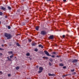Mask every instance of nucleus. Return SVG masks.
Listing matches in <instances>:
<instances>
[{"instance_id": "c03bdc74", "label": "nucleus", "mask_w": 79, "mask_h": 79, "mask_svg": "<svg viewBox=\"0 0 79 79\" xmlns=\"http://www.w3.org/2000/svg\"><path fill=\"white\" fill-rule=\"evenodd\" d=\"M1 24V21H0V24Z\"/></svg>"}, {"instance_id": "0eeeda50", "label": "nucleus", "mask_w": 79, "mask_h": 79, "mask_svg": "<svg viewBox=\"0 0 79 79\" xmlns=\"http://www.w3.org/2000/svg\"><path fill=\"white\" fill-rule=\"evenodd\" d=\"M49 39H53V35H51L49 37Z\"/></svg>"}, {"instance_id": "72a5a7b5", "label": "nucleus", "mask_w": 79, "mask_h": 79, "mask_svg": "<svg viewBox=\"0 0 79 79\" xmlns=\"http://www.w3.org/2000/svg\"><path fill=\"white\" fill-rule=\"evenodd\" d=\"M2 47H5V45L2 44Z\"/></svg>"}, {"instance_id": "f8f14e48", "label": "nucleus", "mask_w": 79, "mask_h": 79, "mask_svg": "<svg viewBox=\"0 0 79 79\" xmlns=\"http://www.w3.org/2000/svg\"><path fill=\"white\" fill-rule=\"evenodd\" d=\"M59 65L60 66H64V64L62 63H60V64Z\"/></svg>"}, {"instance_id": "aec40b11", "label": "nucleus", "mask_w": 79, "mask_h": 79, "mask_svg": "<svg viewBox=\"0 0 79 79\" xmlns=\"http://www.w3.org/2000/svg\"><path fill=\"white\" fill-rule=\"evenodd\" d=\"M2 74H3V72L1 71H0V75H2Z\"/></svg>"}, {"instance_id": "e433bc0d", "label": "nucleus", "mask_w": 79, "mask_h": 79, "mask_svg": "<svg viewBox=\"0 0 79 79\" xmlns=\"http://www.w3.org/2000/svg\"><path fill=\"white\" fill-rule=\"evenodd\" d=\"M53 54H54L55 55V54H56V52H53Z\"/></svg>"}, {"instance_id": "ddd939ff", "label": "nucleus", "mask_w": 79, "mask_h": 79, "mask_svg": "<svg viewBox=\"0 0 79 79\" xmlns=\"http://www.w3.org/2000/svg\"><path fill=\"white\" fill-rule=\"evenodd\" d=\"M7 8L8 10H11V7L9 6L7 7Z\"/></svg>"}, {"instance_id": "9d476101", "label": "nucleus", "mask_w": 79, "mask_h": 79, "mask_svg": "<svg viewBox=\"0 0 79 79\" xmlns=\"http://www.w3.org/2000/svg\"><path fill=\"white\" fill-rule=\"evenodd\" d=\"M7 59H8V61H12L11 59L9 58V57H7Z\"/></svg>"}, {"instance_id": "a19ab883", "label": "nucleus", "mask_w": 79, "mask_h": 79, "mask_svg": "<svg viewBox=\"0 0 79 79\" xmlns=\"http://www.w3.org/2000/svg\"><path fill=\"white\" fill-rule=\"evenodd\" d=\"M64 2H66V0H63Z\"/></svg>"}, {"instance_id": "ea45409f", "label": "nucleus", "mask_w": 79, "mask_h": 79, "mask_svg": "<svg viewBox=\"0 0 79 79\" xmlns=\"http://www.w3.org/2000/svg\"><path fill=\"white\" fill-rule=\"evenodd\" d=\"M36 68H39V66L37 65L36 66Z\"/></svg>"}, {"instance_id": "c756f323", "label": "nucleus", "mask_w": 79, "mask_h": 79, "mask_svg": "<svg viewBox=\"0 0 79 79\" xmlns=\"http://www.w3.org/2000/svg\"><path fill=\"white\" fill-rule=\"evenodd\" d=\"M0 50H4V49L0 48Z\"/></svg>"}, {"instance_id": "a18cd8bd", "label": "nucleus", "mask_w": 79, "mask_h": 79, "mask_svg": "<svg viewBox=\"0 0 79 79\" xmlns=\"http://www.w3.org/2000/svg\"><path fill=\"white\" fill-rule=\"evenodd\" d=\"M16 58V57H15V58Z\"/></svg>"}, {"instance_id": "6e6552de", "label": "nucleus", "mask_w": 79, "mask_h": 79, "mask_svg": "<svg viewBox=\"0 0 79 79\" xmlns=\"http://www.w3.org/2000/svg\"><path fill=\"white\" fill-rule=\"evenodd\" d=\"M76 62H77V60L75 59L72 61L73 63H76Z\"/></svg>"}, {"instance_id": "5701e85b", "label": "nucleus", "mask_w": 79, "mask_h": 79, "mask_svg": "<svg viewBox=\"0 0 79 79\" xmlns=\"http://www.w3.org/2000/svg\"><path fill=\"white\" fill-rule=\"evenodd\" d=\"M2 15H3V13L2 12H0V15L1 16H2Z\"/></svg>"}, {"instance_id": "a211bd4d", "label": "nucleus", "mask_w": 79, "mask_h": 79, "mask_svg": "<svg viewBox=\"0 0 79 79\" xmlns=\"http://www.w3.org/2000/svg\"><path fill=\"white\" fill-rule=\"evenodd\" d=\"M16 69L17 70H18V69H19V67H17L16 68Z\"/></svg>"}, {"instance_id": "cd10ccee", "label": "nucleus", "mask_w": 79, "mask_h": 79, "mask_svg": "<svg viewBox=\"0 0 79 79\" xmlns=\"http://www.w3.org/2000/svg\"><path fill=\"white\" fill-rule=\"evenodd\" d=\"M76 72H74L72 74H73V75H75V74H76Z\"/></svg>"}, {"instance_id": "412c9836", "label": "nucleus", "mask_w": 79, "mask_h": 79, "mask_svg": "<svg viewBox=\"0 0 79 79\" xmlns=\"http://www.w3.org/2000/svg\"><path fill=\"white\" fill-rule=\"evenodd\" d=\"M27 56H29L30 55V54L29 53H27L26 54Z\"/></svg>"}, {"instance_id": "393cba45", "label": "nucleus", "mask_w": 79, "mask_h": 79, "mask_svg": "<svg viewBox=\"0 0 79 79\" xmlns=\"http://www.w3.org/2000/svg\"><path fill=\"white\" fill-rule=\"evenodd\" d=\"M51 57H52V58H55V56L54 55H52L51 56Z\"/></svg>"}, {"instance_id": "b1692460", "label": "nucleus", "mask_w": 79, "mask_h": 79, "mask_svg": "<svg viewBox=\"0 0 79 79\" xmlns=\"http://www.w3.org/2000/svg\"><path fill=\"white\" fill-rule=\"evenodd\" d=\"M13 55H11V56H10V58H13Z\"/></svg>"}, {"instance_id": "f3484780", "label": "nucleus", "mask_w": 79, "mask_h": 79, "mask_svg": "<svg viewBox=\"0 0 79 79\" xmlns=\"http://www.w3.org/2000/svg\"><path fill=\"white\" fill-rule=\"evenodd\" d=\"M49 60L50 61H51V62H52V61H53V59L51 58L49 59Z\"/></svg>"}, {"instance_id": "7ed1b4c3", "label": "nucleus", "mask_w": 79, "mask_h": 79, "mask_svg": "<svg viewBox=\"0 0 79 79\" xmlns=\"http://www.w3.org/2000/svg\"><path fill=\"white\" fill-rule=\"evenodd\" d=\"M43 68L41 67H40L39 68L40 71H39L38 72L39 73H41V72H42V71H43Z\"/></svg>"}, {"instance_id": "1a4fd4ad", "label": "nucleus", "mask_w": 79, "mask_h": 79, "mask_svg": "<svg viewBox=\"0 0 79 79\" xmlns=\"http://www.w3.org/2000/svg\"><path fill=\"white\" fill-rule=\"evenodd\" d=\"M36 44L35 43H34L32 44V46H35L36 45Z\"/></svg>"}, {"instance_id": "f704fd0d", "label": "nucleus", "mask_w": 79, "mask_h": 79, "mask_svg": "<svg viewBox=\"0 0 79 79\" xmlns=\"http://www.w3.org/2000/svg\"><path fill=\"white\" fill-rule=\"evenodd\" d=\"M47 2H50L52 0H46Z\"/></svg>"}, {"instance_id": "2eb2a0df", "label": "nucleus", "mask_w": 79, "mask_h": 79, "mask_svg": "<svg viewBox=\"0 0 79 79\" xmlns=\"http://www.w3.org/2000/svg\"><path fill=\"white\" fill-rule=\"evenodd\" d=\"M16 45H17V46H18V47H20V45H19V43H17L16 44Z\"/></svg>"}, {"instance_id": "79ce46f5", "label": "nucleus", "mask_w": 79, "mask_h": 79, "mask_svg": "<svg viewBox=\"0 0 79 79\" xmlns=\"http://www.w3.org/2000/svg\"><path fill=\"white\" fill-rule=\"evenodd\" d=\"M56 57H58V58H59V56H56Z\"/></svg>"}, {"instance_id": "4be33fe9", "label": "nucleus", "mask_w": 79, "mask_h": 79, "mask_svg": "<svg viewBox=\"0 0 79 79\" xmlns=\"http://www.w3.org/2000/svg\"><path fill=\"white\" fill-rule=\"evenodd\" d=\"M35 52H37L38 51V49L37 48H35Z\"/></svg>"}, {"instance_id": "37998d69", "label": "nucleus", "mask_w": 79, "mask_h": 79, "mask_svg": "<svg viewBox=\"0 0 79 79\" xmlns=\"http://www.w3.org/2000/svg\"><path fill=\"white\" fill-rule=\"evenodd\" d=\"M70 16H71V15H69V17Z\"/></svg>"}, {"instance_id": "473e14b6", "label": "nucleus", "mask_w": 79, "mask_h": 79, "mask_svg": "<svg viewBox=\"0 0 79 79\" xmlns=\"http://www.w3.org/2000/svg\"><path fill=\"white\" fill-rule=\"evenodd\" d=\"M62 37L63 38H64L65 37V35H63Z\"/></svg>"}, {"instance_id": "a878e982", "label": "nucleus", "mask_w": 79, "mask_h": 79, "mask_svg": "<svg viewBox=\"0 0 79 79\" xmlns=\"http://www.w3.org/2000/svg\"><path fill=\"white\" fill-rule=\"evenodd\" d=\"M8 29H11V27L10 26H8Z\"/></svg>"}, {"instance_id": "20e7f679", "label": "nucleus", "mask_w": 79, "mask_h": 79, "mask_svg": "<svg viewBox=\"0 0 79 79\" xmlns=\"http://www.w3.org/2000/svg\"><path fill=\"white\" fill-rule=\"evenodd\" d=\"M44 52L45 53V54L47 55V56H51V55H49V53H48V52L46 51H44Z\"/></svg>"}, {"instance_id": "6ab92c4d", "label": "nucleus", "mask_w": 79, "mask_h": 79, "mask_svg": "<svg viewBox=\"0 0 79 79\" xmlns=\"http://www.w3.org/2000/svg\"><path fill=\"white\" fill-rule=\"evenodd\" d=\"M43 58H44V59H48V57H43Z\"/></svg>"}, {"instance_id": "f257e3e1", "label": "nucleus", "mask_w": 79, "mask_h": 79, "mask_svg": "<svg viewBox=\"0 0 79 79\" xmlns=\"http://www.w3.org/2000/svg\"><path fill=\"white\" fill-rule=\"evenodd\" d=\"M4 36L7 38V39H11V35L7 33H5Z\"/></svg>"}, {"instance_id": "c9c22d12", "label": "nucleus", "mask_w": 79, "mask_h": 79, "mask_svg": "<svg viewBox=\"0 0 79 79\" xmlns=\"http://www.w3.org/2000/svg\"><path fill=\"white\" fill-rule=\"evenodd\" d=\"M63 68L64 69H65L66 68V66H64V67H63Z\"/></svg>"}, {"instance_id": "dca6fc26", "label": "nucleus", "mask_w": 79, "mask_h": 79, "mask_svg": "<svg viewBox=\"0 0 79 79\" xmlns=\"http://www.w3.org/2000/svg\"><path fill=\"white\" fill-rule=\"evenodd\" d=\"M8 53H10V54L11 53V54H12V53H13V52H12V51H9L8 52Z\"/></svg>"}, {"instance_id": "9b49d317", "label": "nucleus", "mask_w": 79, "mask_h": 79, "mask_svg": "<svg viewBox=\"0 0 79 79\" xmlns=\"http://www.w3.org/2000/svg\"><path fill=\"white\" fill-rule=\"evenodd\" d=\"M39 47H41L42 48H43V46H42V45L41 44H39Z\"/></svg>"}, {"instance_id": "7c9ffc66", "label": "nucleus", "mask_w": 79, "mask_h": 79, "mask_svg": "<svg viewBox=\"0 0 79 79\" xmlns=\"http://www.w3.org/2000/svg\"><path fill=\"white\" fill-rule=\"evenodd\" d=\"M74 71V69L71 70V72H73Z\"/></svg>"}, {"instance_id": "c85d7f7f", "label": "nucleus", "mask_w": 79, "mask_h": 79, "mask_svg": "<svg viewBox=\"0 0 79 79\" xmlns=\"http://www.w3.org/2000/svg\"><path fill=\"white\" fill-rule=\"evenodd\" d=\"M28 41L29 42H31V41H32V40H31L30 39H28Z\"/></svg>"}, {"instance_id": "2f4dec72", "label": "nucleus", "mask_w": 79, "mask_h": 79, "mask_svg": "<svg viewBox=\"0 0 79 79\" xmlns=\"http://www.w3.org/2000/svg\"><path fill=\"white\" fill-rule=\"evenodd\" d=\"M49 65H50V66H51L52 65V64H51V63L50 62H49Z\"/></svg>"}, {"instance_id": "4468645a", "label": "nucleus", "mask_w": 79, "mask_h": 79, "mask_svg": "<svg viewBox=\"0 0 79 79\" xmlns=\"http://www.w3.org/2000/svg\"><path fill=\"white\" fill-rule=\"evenodd\" d=\"M39 27L38 26L37 27L35 28L36 30V31H38V30H39Z\"/></svg>"}, {"instance_id": "f03ea898", "label": "nucleus", "mask_w": 79, "mask_h": 79, "mask_svg": "<svg viewBox=\"0 0 79 79\" xmlns=\"http://www.w3.org/2000/svg\"><path fill=\"white\" fill-rule=\"evenodd\" d=\"M41 34L42 35H45L46 34H47V33L46 32V31H41Z\"/></svg>"}, {"instance_id": "bb28decb", "label": "nucleus", "mask_w": 79, "mask_h": 79, "mask_svg": "<svg viewBox=\"0 0 79 79\" xmlns=\"http://www.w3.org/2000/svg\"><path fill=\"white\" fill-rule=\"evenodd\" d=\"M8 77H10L11 76V74H8Z\"/></svg>"}, {"instance_id": "423d86ee", "label": "nucleus", "mask_w": 79, "mask_h": 79, "mask_svg": "<svg viewBox=\"0 0 79 79\" xmlns=\"http://www.w3.org/2000/svg\"><path fill=\"white\" fill-rule=\"evenodd\" d=\"M1 10H3L4 11H5L6 10V8L5 7H4L1 6Z\"/></svg>"}, {"instance_id": "58836bf2", "label": "nucleus", "mask_w": 79, "mask_h": 79, "mask_svg": "<svg viewBox=\"0 0 79 79\" xmlns=\"http://www.w3.org/2000/svg\"><path fill=\"white\" fill-rule=\"evenodd\" d=\"M5 18H7V16H6V15L5 16Z\"/></svg>"}, {"instance_id": "39448f33", "label": "nucleus", "mask_w": 79, "mask_h": 79, "mask_svg": "<svg viewBox=\"0 0 79 79\" xmlns=\"http://www.w3.org/2000/svg\"><path fill=\"white\" fill-rule=\"evenodd\" d=\"M48 75L49 76H55V74H50V73L48 74Z\"/></svg>"}, {"instance_id": "4c0bfd02", "label": "nucleus", "mask_w": 79, "mask_h": 79, "mask_svg": "<svg viewBox=\"0 0 79 79\" xmlns=\"http://www.w3.org/2000/svg\"><path fill=\"white\" fill-rule=\"evenodd\" d=\"M2 53H0V56H2Z\"/></svg>"}]
</instances>
